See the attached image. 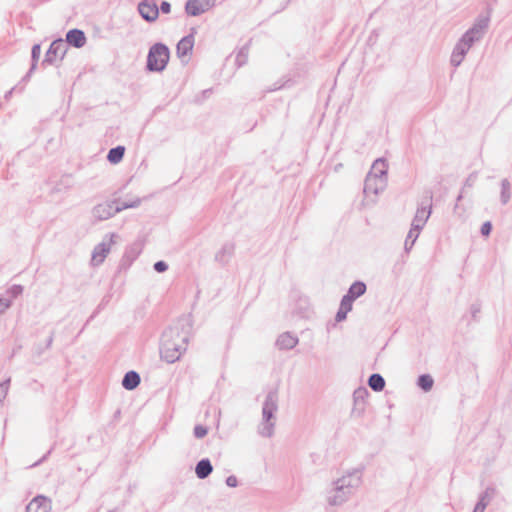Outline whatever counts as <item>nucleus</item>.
Wrapping results in <instances>:
<instances>
[{"instance_id":"obj_38","label":"nucleus","mask_w":512,"mask_h":512,"mask_svg":"<svg viewBox=\"0 0 512 512\" xmlns=\"http://www.w3.org/2000/svg\"><path fill=\"white\" fill-rule=\"evenodd\" d=\"M347 313L348 311H345L344 309H340L338 310L337 314H336V321L337 322H341L343 320L346 319V316H347Z\"/></svg>"},{"instance_id":"obj_44","label":"nucleus","mask_w":512,"mask_h":512,"mask_svg":"<svg viewBox=\"0 0 512 512\" xmlns=\"http://www.w3.org/2000/svg\"><path fill=\"white\" fill-rule=\"evenodd\" d=\"M51 343H52V338L49 339L48 345H50Z\"/></svg>"},{"instance_id":"obj_32","label":"nucleus","mask_w":512,"mask_h":512,"mask_svg":"<svg viewBox=\"0 0 512 512\" xmlns=\"http://www.w3.org/2000/svg\"><path fill=\"white\" fill-rule=\"evenodd\" d=\"M10 386V379L5 380L4 382H0V404L5 400Z\"/></svg>"},{"instance_id":"obj_22","label":"nucleus","mask_w":512,"mask_h":512,"mask_svg":"<svg viewBox=\"0 0 512 512\" xmlns=\"http://www.w3.org/2000/svg\"><path fill=\"white\" fill-rule=\"evenodd\" d=\"M40 54H41V47H40V45L39 44L33 45L32 51H31L32 64H31V67H30L28 73L23 78V80H28L30 78V76L32 75V73L35 71V69L37 67V62H38L39 57H40Z\"/></svg>"},{"instance_id":"obj_36","label":"nucleus","mask_w":512,"mask_h":512,"mask_svg":"<svg viewBox=\"0 0 512 512\" xmlns=\"http://www.w3.org/2000/svg\"><path fill=\"white\" fill-rule=\"evenodd\" d=\"M154 269L155 271H157L158 273H163L165 272L167 269H168V265L166 262L164 261H158L154 264Z\"/></svg>"},{"instance_id":"obj_45","label":"nucleus","mask_w":512,"mask_h":512,"mask_svg":"<svg viewBox=\"0 0 512 512\" xmlns=\"http://www.w3.org/2000/svg\"><path fill=\"white\" fill-rule=\"evenodd\" d=\"M461 198H462V195H459L457 200L460 201Z\"/></svg>"},{"instance_id":"obj_42","label":"nucleus","mask_w":512,"mask_h":512,"mask_svg":"<svg viewBox=\"0 0 512 512\" xmlns=\"http://www.w3.org/2000/svg\"><path fill=\"white\" fill-rule=\"evenodd\" d=\"M480 312V307L478 305L471 306V313L473 318H476L477 314Z\"/></svg>"},{"instance_id":"obj_9","label":"nucleus","mask_w":512,"mask_h":512,"mask_svg":"<svg viewBox=\"0 0 512 512\" xmlns=\"http://www.w3.org/2000/svg\"><path fill=\"white\" fill-rule=\"evenodd\" d=\"M215 2L216 0H188L185 11L190 16H198L211 9Z\"/></svg>"},{"instance_id":"obj_46","label":"nucleus","mask_w":512,"mask_h":512,"mask_svg":"<svg viewBox=\"0 0 512 512\" xmlns=\"http://www.w3.org/2000/svg\"><path fill=\"white\" fill-rule=\"evenodd\" d=\"M109 512H113V511H109Z\"/></svg>"},{"instance_id":"obj_24","label":"nucleus","mask_w":512,"mask_h":512,"mask_svg":"<svg viewBox=\"0 0 512 512\" xmlns=\"http://www.w3.org/2000/svg\"><path fill=\"white\" fill-rule=\"evenodd\" d=\"M368 385L372 390L380 392L385 387V380L380 374H372L368 379Z\"/></svg>"},{"instance_id":"obj_16","label":"nucleus","mask_w":512,"mask_h":512,"mask_svg":"<svg viewBox=\"0 0 512 512\" xmlns=\"http://www.w3.org/2000/svg\"><path fill=\"white\" fill-rule=\"evenodd\" d=\"M65 42L67 43V46L73 45L76 48H81L86 43V37L82 30L72 29L66 34Z\"/></svg>"},{"instance_id":"obj_15","label":"nucleus","mask_w":512,"mask_h":512,"mask_svg":"<svg viewBox=\"0 0 512 512\" xmlns=\"http://www.w3.org/2000/svg\"><path fill=\"white\" fill-rule=\"evenodd\" d=\"M193 46H194L193 35H188V36L183 37L178 42L177 47H176L177 56L180 59L187 58L191 54Z\"/></svg>"},{"instance_id":"obj_8","label":"nucleus","mask_w":512,"mask_h":512,"mask_svg":"<svg viewBox=\"0 0 512 512\" xmlns=\"http://www.w3.org/2000/svg\"><path fill=\"white\" fill-rule=\"evenodd\" d=\"M67 43L62 39L53 41L46 52L44 64H53L57 59H62L67 52Z\"/></svg>"},{"instance_id":"obj_18","label":"nucleus","mask_w":512,"mask_h":512,"mask_svg":"<svg viewBox=\"0 0 512 512\" xmlns=\"http://www.w3.org/2000/svg\"><path fill=\"white\" fill-rule=\"evenodd\" d=\"M298 342L299 340L295 335L285 332L277 338L276 345L279 349L290 350L294 348Z\"/></svg>"},{"instance_id":"obj_2","label":"nucleus","mask_w":512,"mask_h":512,"mask_svg":"<svg viewBox=\"0 0 512 512\" xmlns=\"http://www.w3.org/2000/svg\"><path fill=\"white\" fill-rule=\"evenodd\" d=\"M188 334L178 327H170L162 334L160 355L167 363H174L186 351Z\"/></svg>"},{"instance_id":"obj_37","label":"nucleus","mask_w":512,"mask_h":512,"mask_svg":"<svg viewBox=\"0 0 512 512\" xmlns=\"http://www.w3.org/2000/svg\"><path fill=\"white\" fill-rule=\"evenodd\" d=\"M492 230V225L490 222H485L483 223L482 227H481V234L483 236H488L490 234Z\"/></svg>"},{"instance_id":"obj_27","label":"nucleus","mask_w":512,"mask_h":512,"mask_svg":"<svg viewBox=\"0 0 512 512\" xmlns=\"http://www.w3.org/2000/svg\"><path fill=\"white\" fill-rule=\"evenodd\" d=\"M511 185L510 182L507 179H503L501 181V195L500 199L502 204H507L511 198Z\"/></svg>"},{"instance_id":"obj_14","label":"nucleus","mask_w":512,"mask_h":512,"mask_svg":"<svg viewBox=\"0 0 512 512\" xmlns=\"http://www.w3.org/2000/svg\"><path fill=\"white\" fill-rule=\"evenodd\" d=\"M51 500L39 495L33 498L26 507V512H50Z\"/></svg>"},{"instance_id":"obj_11","label":"nucleus","mask_w":512,"mask_h":512,"mask_svg":"<svg viewBox=\"0 0 512 512\" xmlns=\"http://www.w3.org/2000/svg\"><path fill=\"white\" fill-rule=\"evenodd\" d=\"M368 390L364 387L358 388L353 393L354 406L352 409V415L361 416L365 410L366 398L368 396Z\"/></svg>"},{"instance_id":"obj_39","label":"nucleus","mask_w":512,"mask_h":512,"mask_svg":"<svg viewBox=\"0 0 512 512\" xmlns=\"http://www.w3.org/2000/svg\"><path fill=\"white\" fill-rule=\"evenodd\" d=\"M159 10L162 12V13H165V14H168L171 10V5L169 2L167 1H163L160 5V8Z\"/></svg>"},{"instance_id":"obj_43","label":"nucleus","mask_w":512,"mask_h":512,"mask_svg":"<svg viewBox=\"0 0 512 512\" xmlns=\"http://www.w3.org/2000/svg\"><path fill=\"white\" fill-rule=\"evenodd\" d=\"M466 185H467V186H472V182H471V179H470V178H469V179H467V181H466Z\"/></svg>"},{"instance_id":"obj_25","label":"nucleus","mask_w":512,"mask_h":512,"mask_svg":"<svg viewBox=\"0 0 512 512\" xmlns=\"http://www.w3.org/2000/svg\"><path fill=\"white\" fill-rule=\"evenodd\" d=\"M419 234H420L419 230L412 228V227L410 228V230L407 234V237L405 239V243H404V249L406 252H410V250L414 246L416 240L418 239Z\"/></svg>"},{"instance_id":"obj_6","label":"nucleus","mask_w":512,"mask_h":512,"mask_svg":"<svg viewBox=\"0 0 512 512\" xmlns=\"http://www.w3.org/2000/svg\"><path fill=\"white\" fill-rule=\"evenodd\" d=\"M116 234L111 233L107 234L103 240L97 244L93 251L91 256V265L93 266H99L102 264L109 254L112 245L115 243Z\"/></svg>"},{"instance_id":"obj_12","label":"nucleus","mask_w":512,"mask_h":512,"mask_svg":"<svg viewBox=\"0 0 512 512\" xmlns=\"http://www.w3.org/2000/svg\"><path fill=\"white\" fill-rule=\"evenodd\" d=\"M138 11L143 19L153 22L158 18L159 8L154 2L144 0L138 4Z\"/></svg>"},{"instance_id":"obj_35","label":"nucleus","mask_w":512,"mask_h":512,"mask_svg":"<svg viewBox=\"0 0 512 512\" xmlns=\"http://www.w3.org/2000/svg\"><path fill=\"white\" fill-rule=\"evenodd\" d=\"M208 430L205 426L196 425L194 428V436L198 439L203 438L207 435Z\"/></svg>"},{"instance_id":"obj_10","label":"nucleus","mask_w":512,"mask_h":512,"mask_svg":"<svg viewBox=\"0 0 512 512\" xmlns=\"http://www.w3.org/2000/svg\"><path fill=\"white\" fill-rule=\"evenodd\" d=\"M115 204L116 202L112 201L96 205L92 210L93 217L100 221L113 217L117 214Z\"/></svg>"},{"instance_id":"obj_20","label":"nucleus","mask_w":512,"mask_h":512,"mask_svg":"<svg viewBox=\"0 0 512 512\" xmlns=\"http://www.w3.org/2000/svg\"><path fill=\"white\" fill-rule=\"evenodd\" d=\"M140 383V376L135 371L127 372L122 380V385L127 390L135 389Z\"/></svg>"},{"instance_id":"obj_13","label":"nucleus","mask_w":512,"mask_h":512,"mask_svg":"<svg viewBox=\"0 0 512 512\" xmlns=\"http://www.w3.org/2000/svg\"><path fill=\"white\" fill-rule=\"evenodd\" d=\"M430 215H431V205L430 204L421 205L420 207H418V209L416 211V214L411 223V227L421 231L423 229V227L425 226L427 220L429 219Z\"/></svg>"},{"instance_id":"obj_30","label":"nucleus","mask_w":512,"mask_h":512,"mask_svg":"<svg viewBox=\"0 0 512 512\" xmlns=\"http://www.w3.org/2000/svg\"><path fill=\"white\" fill-rule=\"evenodd\" d=\"M495 495L496 489L494 487H487L485 491L479 496V502L485 503V505L488 506Z\"/></svg>"},{"instance_id":"obj_33","label":"nucleus","mask_w":512,"mask_h":512,"mask_svg":"<svg viewBox=\"0 0 512 512\" xmlns=\"http://www.w3.org/2000/svg\"><path fill=\"white\" fill-rule=\"evenodd\" d=\"M12 305V300L5 296H0V314H3Z\"/></svg>"},{"instance_id":"obj_19","label":"nucleus","mask_w":512,"mask_h":512,"mask_svg":"<svg viewBox=\"0 0 512 512\" xmlns=\"http://www.w3.org/2000/svg\"><path fill=\"white\" fill-rule=\"evenodd\" d=\"M213 471V466L209 459L200 460L195 467V473L199 479L207 478Z\"/></svg>"},{"instance_id":"obj_34","label":"nucleus","mask_w":512,"mask_h":512,"mask_svg":"<svg viewBox=\"0 0 512 512\" xmlns=\"http://www.w3.org/2000/svg\"><path fill=\"white\" fill-rule=\"evenodd\" d=\"M353 301L354 300L352 299L351 296L345 295L341 300L340 309H344L345 311L349 312L352 309Z\"/></svg>"},{"instance_id":"obj_21","label":"nucleus","mask_w":512,"mask_h":512,"mask_svg":"<svg viewBox=\"0 0 512 512\" xmlns=\"http://www.w3.org/2000/svg\"><path fill=\"white\" fill-rule=\"evenodd\" d=\"M234 252L233 244H225L222 248L215 254V260L220 263H226L228 259L232 256Z\"/></svg>"},{"instance_id":"obj_23","label":"nucleus","mask_w":512,"mask_h":512,"mask_svg":"<svg viewBox=\"0 0 512 512\" xmlns=\"http://www.w3.org/2000/svg\"><path fill=\"white\" fill-rule=\"evenodd\" d=\"M124 153H125V147L117 146V147L109 150L107 159L110 163L117 164L123 159Z\"/></svg>"},{"instance_id":"obj_31","label":"nucleus","mask_w":512,"mask_h":512,"mask_svg":"<svg viewBox=\"0 0 512 512\" xmlns=\"http://www.w3.org/2000/svg\"><path fill=\"white\" fill-rule=\"evenodd\" d=\"M22 292H23V286L15 284L7 289L5 297H8L13 301L15 298H17L19 295H21Z\"/></svg>"},{"instance_id":"obj_41","label":"nucleus","mask_w":512,"mask_h":512,"mask_svg":"<svg viewBox=\"0 0 512 512\" xmlns=\"http://www.w3.org/2000/svg\"><path fill=\"white\" fill-rule=\"evenodd\" d=\"M486 507L487 505H485V503L478 501L477 504L475 505L473 512H484Z\"/></svg>"},{"instance_id":"obj_4","label":"nucleus","mask_w":512,"mask_h":512,"mask_svg":"<svg viewBox=\"0 0 512 512\" xmlns=\"http://www.w3.org/2000/svg\"><path fill=\"white\" fill-rule=\"evenodd\" d=\"M278 411V392L270 390L262 405V420L258 425V433L262 437L270 438L274 434L276 413Z\"/></svg>"},{"instance_id":"obj_5","label":"nucleus","mask_w":512,"mask_h":512,"mask_svg":"<svg viewBox=\"0 0 512 512\" xmlns=\"http://www.w3.org/2000/svg\"><path fill=\"white\" fill-rule=\"evenodd\" d=\"M169 60V50L164 44H155L150 48L147 57V68L150 71H162Z\"/></svg>"},{"instance_id":"obj_29","label":"nucleus","mask_w":512,"mask_h":512,"mask_svg":"<svg viewBox=\"0 0 512 512\" xmlns=\"http://www.w3.org/2000/svg\"><path fill=\"white\" fill-rule=\"evenodd\" d=\"M417 384L422 390L428 392L432 389L434 380L429 374H423L419 376Z\"/></svg>"},{"instance_id":"obj_7","label":"nucleus","mask_w":512,"mask_h":512,"mask_svg":"<svg viewBox=\"0 0 512 512\" xmlns=\"http://www.w3.org/2000/svg\"><path fill=\"white\" fill-rule=\"evenodd\" d=\"M386 186L387 179L367 175L364 182L363 192L367 199L372 196L376 197L380 192L384 191ZM371 201L375 202V198H372Z\"/></svg>"},{"instance_id":"obj_26","label":"nucleus","mask_w":512,"mask_h":512,"mask_svg":"<svg viewBox=\"0 0 512 512\" xmlns=\"http://www.w3.org/2000/svg\"><path fill=\"white\" fill-rule=\"evenodd\" d=\"M365 291L366 285L363 282H355L350 286L349 291L346 295L351 296L352 299L355 300L356 298L363 295Z\"/></svg>"},{"instance_id":"obj_40","label":"nucleus","mask_w":512,"mask_h":512,"mask_svg":"<svg viewBox=\"0 0 512 512\" xmlns=\"http://www.w3.org/2000/svg\"><path fill=\"white\" fill-rule=\"evenodd\" d=\"M226 484L229 487H236L238 485V480L235 476L231 475V476L227 477Z\"/></svg>"},{"instance_id":"obj_1","label":"nucleus","mask_w":512,"mask_h":512,"mask_svg":"<svg viewBox=\"0 0 512 512\" xmlns=\"http://www.w3.org/2000/svg\"><path fill=\"white\" fill-rule=\"evenodd\" d=\"M490 23L489 15H479L470 27L457 41L450 57V63L458 67L463 62L471 47L479 42L485 35Z\"/></svg>"},{"instance_id":"obj_28","label":"nucleus","mask_w":512,"mask_h":512,"mask_svg":"<svg viewBox=\"0 0 512 512\" xmlns=\"http://www.w3.org/2000/svg\"><path fill=\"white\" fill-rule=\"evenodd\" d=\"M142 202V199L139 198V197H136L134 198L133 200H130V201H124L122 203H117L115 204L116 206V211L117 213L125 210V209H129V208H137L138 206H140Z\"/></svg>"},{"instance_id":"obj_17","label":"nucleus","mask_w":512,"mask_h":512,"mask_svg":"<svg viewBox=\"0 0 512 512\" xmlns=\"http://www.w3.org/2000/svg\"><path fill=\"white\" fill-rule=\"evenodd\" d=\"M388 164L383 158L376 159L367 175L387 179Z\"/></svg>"},{"instance_id":"obj_3","label":"nucleus","mask_w":512,"mask_h":512,"mask_svg":"<svg viewBox=\"0 0 512 512\" xmlns=\"http://www.w3.org/2000/svg\"><path fill=\"white\" fill-rule=\"evenodd\" d=\"M362 475L358 470L343 475L334 482V489L328 496V503L332 506H339L345 503L360 487Z\"/></svg>"}]
</instances>
